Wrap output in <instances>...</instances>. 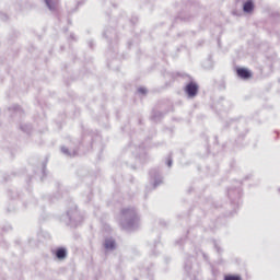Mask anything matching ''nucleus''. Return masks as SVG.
I'll return each mask as SVG.
<instances>
[{
  "label": "nucleus",
  "instance_id": "nucleus-10",
  "mask_svg": "<svg viewBox=\"0 0 280 280\" xmlns=\"http://www.w3.org/2000/svg\"><path fill=\"white\" fill-rule=\"evenodd\" d=\"M161 183H163V179L161 177H155V182H154L153 186L159 187V185H161Z\"/></svg>",
  "mask_w": 280,
  "mask_h": 280
},
{
  "label": "nucleus",
  "instance_id": "nucleus-11",
  "mask_svg": "<svg viewBox=\"0 0 280 280\" xmlns=\"http://www.w3.org/2000/svg\"><path fill=\"white\" fill-rule=\"evenodd\" d=\"M225 280H242L238 276H228L225 277Z\"/></svg>",
  "mask_w": 280,
  "mask_h": 280
},
{
  "label": "nucleus",
  "instance_id": "nucleus-2",
  "mask_svg": "<svg viewBox=\"0 0 280 280\" xmlns=\"http://www.w3.org/2000/svg\"><path fill=\"white\" fill-rule=\"evenodd\" d=\"M68 218L70 220L71 226H78L80 222H82V214H80V211H78V209L68 211Z\"/></svg>",
  "mask_w": 280,
  "mask_h": 280
},
{
  "label": "nucleus",
  "instance_id": "nucleus-14",
  "mask_svg": "<svg viewBox=\"0 0 280 280\" xmlns=\"http://www.w3.org/2000/svg\"><path fill=\"white\" fill-rule=\"evenodd\" d=\"M150 174H151V176H154V173H153L152 171H151V173H150Z\"/></svg>",
  "mask_w": 280,
  "mask_h": 280
},
{
  "label": "nucleus",
  "instance_id": "nucleus-7",
  "mask_svg": "<svg viewBox=\"0 0 280 280\" xmlns=\"http://www.w3.org/2000/svg\"><path fill=\"white\" fill-rule=\"evenodd\" d=\"M104 246L106 250H115V247H116L115 240L106 238Z\"/></svg>",
  "mask_w": 280,
  "mask_h": 280
},
{
  "label": "nucleus",
  "instance_id": "nucleus-13",
  "mask_svg": "<svg viewBox=\"0 0 280 280\" xmlns=\"http://www.w3.org/2000/svg\"><path fill=\"white\" fill-rule=\"evenodd\" d=\"M167 165H168V167H172V160L167 161Z\"/></svg>",
  "mask_w": 280,
  "mask_h": 280
},
{
  "label": "nucleus",
  "instance_id": "nucleus-12",
  "mask_svg": "<svg viewBox=\"0 0 280 280\" xmlns=\"http://www.w3.org/2000/svg\"><path fill=\"white\" fill-rule=\"evenodd\" d=\"M138 93H141V95H145V93H148V89H145V88H139V89H138Z\"/></svg>",
  "mask_w": 280,
  "mask_h": 280
},
{
  "label": "nucleus",
  "instance_id": "nucleus-3",
  "mask_svg": "<svg viewBox=\"0 0 280 280\" xmlns=\"http://www.w3.org/2000/svg\"><path fill=\"white\" fill-rule=\"evenodd\" d=\"M186 93L188 97H196L198 95V84L190 82L186 85Z\"/></svg>",
  "mask_w": 280,
  "mask_h": 280
},
{
  "label": "nucleus",
  "instance_id": "nucleus-6",
  "mask_svg": "<svg viewBox=\"0 0 280 280\" xmlns=\"http://www.w3.org/2000/svg\"><path fill=\"white\" fill-rule=\"evenodd\" d=\"M237 77L243 78V80H248V78H250V71L240 68L237 69Z\"/></svg>",
  "mask_w": 280,
  "mask_h": 280
},
{
  "label": "nucleus",
  "instance_id": "nucleus-9",
  "mask_svg": "<svg viewBox=\"0 0 280 280\" xmlns=\"http://www.w3.org/2000/svg\"><path fill=\"white\" fill-rule=\"evenodd\" d=\"M61 152H62V154H66V156H77L78 155V151L70 152L69 149H67L66 147L61 148Z\"/></svg>",
  "mask_w": 280,
  "mask_h": 280
},
{
  "label": "nucleus",
  "instance_id": "nucleus-5",
  "mask_svg": "<svg viewBox=\"0 0 280 280\" xmlns=\"http://www.w3.org/2000/svg\"><path fill=\"white\" fill-rule=\"evenodd\" d=\"M253 10H255V4L253 3V1L248 0L247 2L244 3L243 12H245L246 14H250Z\"/></svg>",
  "mask_w": 280,
  "mask_h": 280
},
{
  "label": "nucleus",
  "instance_id": "nucleus-1",
  "mask_svg": "<svg viewBox=\"0 0 280 280\" xmlns=\"http://www.w3.org/2000/svg\"><path fill=\"white\" fill-rule=\"evenodd\" d=\"M120 225L126 231H133L139 226V217L132 208H127L121 211Z\"/></svg>",
  "mask_w": 280,
  "mask_h": 280
},
{
  "label": "nucleus",
  "instance_id": "nucleus-8",
  "mask_svg": "<svg viewBox=\"0 0 280 280\" xmlns=\"http://www.w3.org/2000/svg\"><path fill=\"white\" fill-rule=\"evenodd\" d=\"M56 257L57 259H65V257H67V249L65 248L57 249Z\"/></svg>",
  "mask_w": 280,
  "mask_h": 280
},
{
  "label": "nucleus",
  "instance_id": "nucleus-4",
  "mask_svg": "<svg viewBox=\"0 0 280 280\" xmlns=\"http://www.w3.org/2000/svg\"><path fill=\"white\" fill-rule=\"evenodd\" d=\"M60 2V0H45V3L47 5V8L54 12V10L58 9V3Z\"/></svg>",
  "mask_w": 280,
  "mask_h": 280
},
{
  "label": "nucleus",
  "instance_id": "nucleus-15",
  "mask_svg": "<svg viewBox=\"0 0 280 280\" xmlns=\"http://www.w3.org/2000/svg\"><path fill=\"white\" fill-rule=\"evenodd\" d=\"M229 196L231 197L232 195H231V191L229 192Z\"/></svg>",
  "mask_w": 280,
  "mask_h": 280
}]
</instances>
